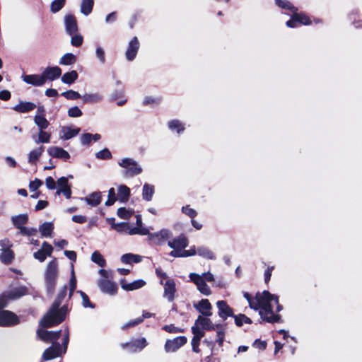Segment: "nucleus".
Listing matches in <instances>:
<instances>
[{
	"label": "nucleus",
	"mask_w": 362,
	"mask_h": 362,
	"mask_svg": "<svg viewBox=\"0 0 362 362\" xmlns=\"http://www.w3.org/2000/svg\"><path fill=\"white\" fill-rule=\"evenodd\" d=\"M244 297L247 300L252 309L259 311L261 318L269 323L278 322L281 316L278 314L282 310L279 303V298L264 291L261 293H257L255 298H250L247 293H244Z\"/></svg>",
	"instance_id": "obj_1"
},
{
	"label": "nucleus",
	"mask_w": 362,
	"mask_h": 362,
	"mask_svg": "<svg viewBox=\"0 0 362 362\" xmlns=\"http://www.w3.org/2000/svg\"><path fill=\"white\" fill-rule=\"evenodd\" d=\"M67 288L64 286L59 292L57 297L47 314L40 320V325L44 327H51L60 324L65 319L67 308H59L62 301L66 296Z\"/></svg>",
	"instance_id": "obj_2"
},
{
	"label": "nucleus",
	"mask_w": 362,
	"mask_h": 362,
	"mask_svg": "<svg viewBox=\"0 0 362 362\" xmlns=\"http://www.w3.org/2000/svg\"><path fill=\"white\" fill-rule=\"evenodd\" d=\"M276 6L290 11L292 13L291 18L286 22V25L289 28H296L299 25H308L311 24L310 18L303 13H298V9L287 0H275Z\"/></svg>",
	"instance_id": "obj_3"
},
{
	"label": "nucleus",
	"mask_w": 362,
	"mask_h": 362,
	"mask_svg": "<svg viewBox=\"0 0 362 362\" xmlns=\"http://www.w3.org/2000/svg\"><path fill=\"white\" fill-rule=\"evenodd\" d=\"M69 341V332L67 327H65L63 332L62 346L59 343L53 341L51 346L45 349L42 356V361H49L58 356H61L66 352L68 344Z\"/></svg>",
	"instance_id": "obj_4"
},
{
	"label": "nucleus",
	"mask_w": 362,
	"mask_h": 362,
	"mask_svg": "<svg viewBox=\"0 0 362 362\" xmlns=\"http://www.w3.org/2000/svg\"><path fill=\"white\" fill-rule=\"evenodd\" d=\"M199 327L206 331H216V342L221 346L224 341L226 326L222 324H214L209 317L199 315L194 322Z\"/></svg>",
	"instance_id": "obj_5"
},
{
	"label": "nucleus",
	"mask_w": 362,
	"mask_h": 362,
	"mask_svg": "<svg viewBox=\"0 0 362 362\" xmlns=\"http://www.w3.org/2000/svg\"><path fill=\"white\" fill-rule=\"evenodd\" d=\"M59 276V267L57 259L51 260L45 271V284L47 291L52 294L55 290Z\"/></svg>",
	"instance_id": "obj_6"
},
{
	"label": "nucleus",
	"mask_w": 362,
	"mask_h": 362,
	"mask_svg": "<svg viewBox=\"0 0 362 362\" xmlns=\"http://www.w3.org/2000/svg\"><path fill=\"white\" fill-rule=\"evenodd\" d=\"M189 278L192 282H193L197 290L205 296H209L211 293L210 288L207 286L206 282H212L214 281V275L208 272L199 274L197 273H190Z\"/></svg>",
	"instance_id": "obj_7"
},
{
	"label": "nucleus",
	"mask_w": 362,
	"mask_h": 362,
	"mask_svg": "<svg viewBox=\"0 0 362 362\" xmlns=\"http://www.w3.org/2000/svg\"><path fill=\"white\" fill-rule=\"evenodd\" d=\"M101 279L98 281V285L100 290L109 295H114L117 291V286L115 283L112 281V272L101 269L99 270Z\"/></svg>",
	"instance_id": "obj_8"
},
{
	"label": "nucleus",
	"mask_w": 362,
	"mask_h": 362,
	"mask_svg": "<svg viewBox=\"0 0 362 362\" xmlns=\"http://www.w3.org/2000/svg\"><path fill=\"white\" fill-rule=\"evenodd\" d=\"M118 165L124 169V175L127 177L137 175L142 172V168L137 162L129 158L122 159Z\"/></svg>",
	"instance_id": "obj_9"
},
{
	"label": "nucleus",
	"mask_w": 362,
	"mask_h": 362,
	"mask_svg": "<svg viewBox=\"0 0 362 362\" xmlns=\"http://www.w3.org/2000/svg\"><path fill=\"white\" fill-rule=\"evenodd\" d=\"M28 293L25 286H19L4 293L0 297V309L6 306L9 300L18 299Z\"/></svg>",
	"instance_id": "obj_10"
},
{
	"label": "nucleus",
	"mask_w": 362,
	"mask_h": 362,
	"mask_svg": "<svg viewBox=\"0 0 362 362\" xmlns=\"http://www.w3.org/2000/svg\"><path fill=\"white\" fill-rule=\"evenodd\" d=\"M148 240L153 245H159L164 243L171 237V233L167 229H162L156 233H149Z\"/></svg>",
	"instance_id": "obj_11"
},
{
	"label": "nucleus",
	"mask_w": 362,
	"mask_h": 362,
	"mask_svg": "<svg viewBox=\"0 0 362 362\" xmlns=\"http://www.w3.org/2000/svg\"><path fill=\"white\" fill-rule=\"evenodd\" d=\"M187 341V339L185 336H180L173 339H168L165 344V351L166 352H175L184 346Z\"/></svg>",
	"instance_id": "obj_12"
},
{
	"label": "nucleus",
	"mask_w": 362,
	"mask_h": 362,
	"mask_svg": "<svg viewBox=\"0 0 362 362\" xmlns=\"http://www.w3.org/2000/svg\"><path fill=\"white\" fill-rule=\"evenodd\" d=\"M33 120L39 130L46 129L49 127V122L45 117V110L43 106L37 107Z\"/></svg>",
	"instance_id": "obj_13"
},
{
	"label": "nucleus",
	"mask_w": 362,
	"mask_h": 362,
	"mask_svg": "<svg viewBox=\"0 0 362 362\" xmlns=\"http://www.w3.org/2000/svg\"><path fill=\"white\" fill-rule=\"evenodd\" d=\"M148 343L145 338L142 337L138 339H134L131 341L122 344L123 349H127L129 352H137L142 350L147 346Z\"/></svg>",
	"instance_id": "obj_14"
},
{
	"label": "nucleus",
	"mask_w": 362,
	"mask_h": 362,
	"mask_svg": "<svg viewBox=\"0 0 362 362\" xmlns=\"http://www.w3.org/2000/svg\"><path fill=\"white\" fill-rule=\"evenodd\" d=\"M19 322L18 317L8 310L0 311V326H11Z\"/></svg>",
	"instance_id": "obj_15"
},
{
	"label": "nucleus",
	"mask_w": 362,
	"mask_h": 362,
	"mask_svg": "<svg viewBox=\"0 0 362 362\" xmlns=\"http://www.w3.org/2000/svg\"><path fill=\"white\" fill-rule=\"evenodd\" d=\"M216 304L218 308V315L221 320H226L228 317L234 315L233 310L228 305L226 301L223 300H218Z\"/></svg>",
	"instance_id": "obj_16"
},
{
	"label": "nucleus",
	"mask_w": 362,
	"mask_h": 362,
	"mask_svg": "<svg viewBox=\"0 0 362 362\" xmlns=\"http://www.w3.org/2000/svg\"><path fill=\"white\" fill-rule=\"evenodd\" d=\"M64 330L57 332H49L44 329H38L37 332V337L44 341H56L61 335L63 336Z\"/></svg>",
	"instance_id": "obj_17"
},
{
	"label": "nucleus",
	"mask_w": 362,
	"mask_h": 362,
	"mask_svg": "<svg viewBox=\"0 0 362 362\" xmlns=\"http://www.w3.org/2000/svg\"><path fill=\"white\" fill-rule=\"evenodd\" d=\"M58 189L56 192L57 195L63 194L66 199H70L71 196V186L68 182V178L62 177L58 179L57 182Z\"/></svg>",
	"instance_id": "obj_18"
},
{
	"label": "nucleus",
	"mask_w": 362,
	"mask_h": 362,
	"mask_svg": "<svg viewBox=\"0 0 362 362\" xmlns=\"http://www.w3.org/2000/svg\"><path fill=\"white\" fill-rule=\"evenodd\" d=\"M194 307L202 315L206 317L212 315V305L208 299H202L194 304Z\"/></svg>",
	"instance_id": "obj_19"
},
{
	"label": "nucleus",
	"mask_w": 362,
	"mask_h": 362,
	"mask_svg": "<svg viewBox=\"0 0 362 362\" xmlns=\"http://www.w3.org/2000/svg\"><path fill=\"white\" fill-rule=\"evenodd\" d=\"M53 252L52 246L47 242H44L42 247L33 254L34 257L40 262H44L47 257H50Z\"/></svg>",
	"instance_id": "obj_20"
},
{
	"label": "nucleus",
	"mask_w": 362,
	"mask_h": 362,
	"mask_svg": "<svg viewBox=\"0 0 362 362\" xmlns=\"http://www.w3.org/2000/svg\"><path fill=\"white\" fill-rule=\"evenodd\" d=\"M45 82L54 81L62 75V69L59 66H48L42 73Z\"/></svg>",
	"instance_id": "obj_21"
},
{
	"label": "nucleus",
	"mask_w": 362,
	"mask_h": 362,
	"mask_svg": "<svg viewBox=\"0 0 362 362\" xmlns=\"http://www.w3.org/2000/svg\"><path fill=\"white\" fill-rule=\"evenodd\" d=\"M163 285L164 286L163 296L166 298L168 301H173L176 292L175 282L173 279H167L165 283Z\"/></svg>",
	"instance_id": "obj_22"
},
{
	"label": "nucleus",
	"mask_w": 362,
	"mask_h": 362,
	"mask_svg": "<svg viewBox=\"0 0 362 362\" xmlns=\"http://www.w3.org/2000/svg\"><path fill=\"white\" fill-rule=\"evenodd\" d=\"M23 81L34 86H42L45 84L42 74H30L22 76Z\"/></svg>",
	"instance_id": "obj_23"
},
{
	"label": "nucleus",
	"mask_w": 362,
	"mask_h": 362,
	"mask_svg": "<svg viewBox=\"0 0 362 362\" xmlns=\"http://www.w3.org/2000/svg\"><path fill=\"white\" fill-rule=\"evenodd\" d=\"M66 31L69 35H72L78 31V25L76 18L71 14L64 16Z\"/></svg>",
	"instance_id": "obj_24"
},
{
	"label": "nucleus",
	"mask_w": 362,
	"mask_h": 362,
	"mask_svg": "<svg viewBox=\"0 0 362 362\" xmlns=\"http://www.w3.org/2000/svg\"><path fill=\"white\" fill-rule=\"evenodd\" d=\"M139 48V40L136 37H134L129 42V46L125 53L127 59L129 61H132L136 57Z\"/></svg>",
	"instance_id": "obj_25"
},
{
	"label": "nucleus",
	"mask_w": 362,
	"mask_h": 362,
	"mask_svg": "<svg viewBox=\"0 0 362 362\" xmlns=\"http://www.w3.org/2000/svg\"><path fill=\"white\" fill-rule=\"evenodd\" d=\"M47 153L50 156L62 159L64 161L68 160L70 158V155L66 151L58 146L49 147L47 149Z\"/></svg>",
	"instance_id": "obj_26"
},
{
	"label": "nucleus",
	"mask_w": 362,
	"mask_h": 362,
	"mask_svg": "<svg viewBox=\"0 0 362 362\" xmlns=\"http://www.w3.org/2000/svg\"><path fill=\"white\" fill-rule=\"evenodd\" d=\"M79 132L80 128L65 126L62 127L59 137L62 140H68L78 135Z\"/></svg>",
	"instance_id": "obj_27"
},
{
	"label": "nucleus",
	"mask_w": 362,
	"mask_h": 362,
	"mask_svg": "<svg viewBox=\"0 0 362 362\" xmlns=\"http://www.w3.org/2000/svg\"><path fill=\"white\" fill-rule=\"evenodd\" d=\"M35 107L36 105L33 103L21 100L13 107V110L20 113H27L33 110Z\"/></svg>",
	"instance_id": "obj_28"
},
{
	"label": "nucleus",
	"mask_w": 362,
	"mask_h": 362,
	"mask_svg": "<svg viewBox=\"0 0 362 362\" xmlns=\"http://www.w3.org/2000/svg\"><path fill=\"white\" fill-rule=\"evenodd\" d=\"M168 245L171 248L180 250L188 245V240L185 235H182L171 241H168Z\"/></svg>",
	"instance_id": "obj_29"
},
{
	"label": "nucleus",
	"mask_w": 362,
	"mask_h": 362,
	"mask_svg": "<svg viewBox=\"0 0 362 362\" xmlns=\"http://www.w3.org/2000/svg\"><path fill=\"white\" fill-rule=\"evenodd\" d=\"M120 284L124 290L134 291L142 288L146 284V282L142 279H138L132 283H127L124 279H122Z\"/></svg>",
	"instance_id": "obj_30"
},
{
	"label": "nucleus",
	"mask_w": 362,
	"mask_h": 362,
	"mask_svg": "<svg viewBox=\"0 0 362 362\" xmlns=\"http://www.w3.org/2000/svg\"><path fill=\"white\" fill-rule=\"evenodd\" d=\"M83 200L91 206H97L101 202L102 194L100 192H93L89 196L85 197Z\"/></svg>",
	"instance_id": "obj_31"
},
{
	"label": "nucleus",
	"mask_w": 362,
	"mask_h": 362,
	"mask_svg": "<svg viewBox=\"0 0 362 362\" xmlns=\"http://www.w3.org/2000/svg\"><path fill=\"white\" fill-rule=\"evenodd\" d=\"M142 257L136 255V254H132V253H127L124 254L121 257V261L122 263L126 264H131L132 263H139L141 262Z\"/></svg>",
	"instance_id": "obj_32"
},
{
	"label": "nucleus",
	"mask_w": 362,
	"mask_h": 362,
	"mask_svg": "<svg viewBox=\"0 0 362 362\" xmlns=\"http://www.w3.org/2000/svg\"><path fill=\"white\" fill-rule=\"evenodd\" d=\"M84 103H99L103 99V95L100 93H86L81 97Z\"/></svg>",
	"instance_id": "obj_33"
},
{
	"label": "nucleus",
	"mask_w": 362,
	"mask_h": 362,
	"mask_svg": "<svg viewBox=\"0 0 362 362\" xmlns=\"http://www.w3.org/2000/svg\"><path fill=\"white\" fill-rule=\"evenodd\" d=\"M44 151V147L40 146L35 149L32 150L28 154V163L30 164H35Z\"/></svg>",
	"instance_id": "obj_34"
},
{
	"label": "nucleus",
	"mask_w": 362,
	"mask_h": 362,
	"mask_svg": "<svg viewBox=\"0 0 362 362\" xmlns=\"http://www.w3.org/2000/svg\"><path fill=\"white\" fill-rule=\"evenodd\" d=\"M45 129H40L38 132V135L36 139H35V143L38 144L40 143L47 144L49 143L51 139V133L45 131Z\"/></svg>",
	"instance_id": "obj_35"
},
{
	"label": "nucleus",
	"mask_w": 362,
	"mask_h": 362,
	"mask_svg": "<svg viewBox=\"0 0 362 362\" xmlns=\"http://www.w3.org/2000/svg\"><path fill=\"white\" fill-rule=\"evenodd\" d=\"M129 195L130 189L127 186L122 185L118 187L117 196L119 202H124L127 201Z\"/></svg>",
	"instance_id": "obj_36"
},
{
	"label": "nucleus",
	"mask_w": 362,
	"mask_h": 362,
	"mask_svg": "<svg viewBox=\"0 0 362 362\" xmlns=\"http://www.w3.org/2000/svg\"><path fill=\"white\" fill-rule=\"evenodd\" d=\"M197 255L206 259H215V254L208 247L201 246L197 248Z\"/></svg>",
	"instance_id": "obj_37"
},
{
	"label": "nucleus",
	"mask_w": 362,
	"mask_h": 362,
	"mask_svg": "<svg viewBox=\"0 0 362 362\" xmlns=\"http://www.w3.org/2000/svg\"><path fill=\"white\" fill-rule=\"evenodd\" d=\"M154 194V186L145 183L142 189V197L146 201H151Z\"/></svg>",
	"instance_id": "obj_38"
},
{
	"label": "nucleus",
	"mask_w": 362,
	"mask_h": 362,
	"mask_svg": "<svg viewBox=\"0 0 362 362\" xmlns=\"http://www.w3.org/2000/svg\"><path fill=\"white\" fill-rule=\"evenodd\" d=\"M78 78V73L76 71H71L70 72L65 73L62 76V81L64 83L71 85Z\"/></svg>",
	"instance_id": "obj_39"
},
{
	"label": "nucleus",
	"mask_w": 362,
	"mask_h": 362,
	"mask_svg": "<svg viewBox=\"0 0 362 362\" xmlns=\"http://www.w3.org/2000/svg\"><path fill=\"white\" fill-rule=\"evenodd\" d=\"M76 60L77 57L76 55L72 53H66L61 57L59 64L65 66L71 65L74 64Z\"/></svg>",
	"instance_id": "obj_40"
},
{
	"label": "nucleus",
	"mask_w": 362,
	"mask_h": 362,
	"mask_svg": "<svg viewBox=\"0 0 362 362\" xmlns=\"http://www.w3.org/2000/svg\"><path fill=\"white\" fill-rule=\"evenodd\" d=\"M93 4V0H82L81 12L85 16L89 15L92 12Z\"/></svg>",
	"instance_id": "obj_41"
},
{
	"label": "nucleus",
	"mask_w": 362,
	"mask_h": 362,
	"mask_svg": "<svg viewBox=\"0 0 362 362\" xmlns=\"http://www.w3.org/2000/svg\"><path fill=\"white\" fill-rule=\"evenodd\" d=\"M127 233L129 235L139 234V235H144L148 234V229H147L146 228H144L142 226H136V227L132 228V227H129V226L128 225V229H127Z\"/></svg>",
	"instance_id": "obj_42"
},
{
	"label": "nucleus",
	"mask_w": 362,
	"mask_h": 362,
	"mask_svg": "<svg viewBox=\"0 0 362 362\" xmlns=\"http://www.w3.org/2000/svg\"><path fill=\"white\" fill-rule=\"evenodd\" d=\"M235 320V323L238 327H241L243 324H251L252 320L243 314H239L233 316Z\"/></svg>",
	"instance_id": "obj_43"
},
{
	"label": "nucleus",
	"mask_w": 362,
	"mask_h": 362,
	"mask_svg": "<svg viewBox=\"0 0 362 362\" xmlns=\"http://www.w3.org/2000/svg\"><path fill=\"white\" fill-rule=\"evenodd\" d=\"M54 226L52 223H44L40 226V232L44 237L49 236L53 230Z\"/></svg>",
	"instance_id": "obj_44"
},
{
	"label": "nucleus",
	"mask_w": 362,
	"mask_h": 362,
	"mask_svg": "<svg viewBox=\"0 0 362 362\" xmlns=\"http://www.w3.org/2000/svg\"><path fill=\"white\" fill-rule=\"evenodd\" d=\"M91 260L101 267H105L106 264L105 259L98 251L93 252L91 255Z\"/></svg>",
	"instance_id": "obj_45"
},
{
	"label": "nucleus",
	"mask_w": 362,
	"mask_h": 362,
	"mask_svg": "<svg viewBox=\"0 0 362 362\" xmlns=\"http://www.w3.org/2000/svg\"><path fill=\"white\" fill-rule=\"evenodd\" d=\"M13 257V253L10 249H5L2 250V252L0 255V259L2 262L8 264L12 261Z\"/></svg>",
	"instance_id": "obj_46"
},
{
	"label": "nucleus",
	"mask_w": 362,
	"mask_h": 362,
	"mask_svg": "<svg viewBox=\"0 0 362 362\" xmlns=\"http://www.w3.org/2000/svg\"><path fill=\"white\" fill-rule=\"evenodd\" d=\"M12 221L13 224L20 228V227H22L23 225L27 223L28 216L26 214L16 216L12 218Z\"/></svg>",
	"instance_id": "obj_47"
},
{
	"label": "nucleus",
	"mask_w": 362,
	"mask_h": 362,
	"mask_svg": "<svg viewBox=\"0 0 362 362\" xmlns=\"http://www.w3.org/2000/svg\"><path fill=\"white\" fill-rule=\"evenodd\" d=\"M205 331L202 328L199 327L198 325H197L195 323L192 327V332L193 334V338L194 339L201 340V339L204 336Z\"/></svg>",
	"instance_id": "obj_48"
},
{
	"label": "nucleus",
	"mask_w": 362,
	"mask_h": 362,
	"mask_svg": "<svg viewBox=\"0 0 362 362\" xmlns=\"http://www.w3.org/2000/svg\"><path fill=\"white\" fill-rule=\"evenodd\" d=\"M66 0H54L50 5L51 12L55 13L60 11L65 5Z\"/></svg>",
	"instance_id": "obj_49"
},
{
	"label": "nucleus",
	"mask_w": 362,
	"mask_h": 362,
	"mask_svg": "<svg viewBox=\"0 0 362 362\" xmlns=\"http://www.w3.org/2000/svg\"><path fill=\"white\" fill-rule=\"evenodd\" d=\"M76 288V278L74 271V265L71 264V275L69 281V298L73 295Z\"/></svg>",
	"instance_id": "obj_50"
},
{
	"label": "nucleus",
	"mask_w": 362,
	"mask_h": 362,
	"mask_svg": "<svg viewBox=\"0 0 362 362\" xmlns=\"http://www.w3.org/2000/svg\"><path fill=\"white\" fill-rule=\"evenodd\" d=\"M168 127L171 130L177 131L178 134L184 130L183 124L178 120H172L169 122Z\"/></svg>",
	"instance_id": "obj_51"
},
{
	"label": "nucleus",
	"mask_w": 362,
	"mask_h": 362,
	"mask_svg": "<svg viewBox=\"0 0 362 362\" xmlns=\"http://www.w3.org/2000/svg\"><path fill=\"white\" fill-rule=\"evenodd\" d=\"M117 200L116 194H115V190L114 188H110L108 190V195H107V199L105 202V205L107 206L113 205Z\"/></svg>",
	"instance_id": "obj_52"
},
{
	"label": "nucleus",
	"mask_w": 362,
	"mask_h": 362,
	"mask_svg": "<svg viewBox=\"0 0 362 362\" xmlns=\"http://www.w3.org/2000/svg\"><path fill=\"white\" fill-rule=\"evenodd\" d=\"M62 95L65 97L68 100H76L81 98V95L76 91L69 90L62 93Z\"/></svg>",
	"instance_id": "obj_53"
},
{
	"label": "nucleus",
	"mask_w": 362,
	"mask_h": 362,
	"mask_svg": "<svg viewBox=\"0 0 362 362\" xmlns=\"http://www.w3.org/2000/svg\"><path fill=\"white\" fill-rule=\"evenodd\" d=\"M71 36V45H73L74 47H79L82 45L83 41V37L81 35L77 34V33H76Z\"/></svg>",
	"instance_id": "obj_54"
},
{
	"label": "nucleus",
	"mask_w": 362,
	"mask_h": 362,
	"mask_svg": "<svg viewBox=\"0 0 362 362\" xmlns=\"http://www.w3.org/2000/svg\"><path fill=\"white\" fill-rule=\"evenodd\" d=\"M133 214V211L129 209H127L126 208L121 207L118 209L117 214V216L121 218H128L130 217Z\"/></svg>",
	"instance_id": "obj_55"
},
{
	"label": "nucleus",
	"mask_w": 362,
	"mask_h": 362,
	"mask_svg": "<svg viewBox=\"0 0 362 362\" xmlns=\"http://www.w3.org/2000/svg\"><path fill=\"white\" fill-rule=\"evenodd\" d=\"M96 158L98 159H109L112 157V154L110 151L107 148H104L100 151H98L96 155Z\"/></svg>",
	"instance_id": "obj_56"
},
{
	"label": "nucleus",
	"mask_w": 362,
	"mask_h": 362,
	"mask_svg": "<svg viewBox=\"0 0 362 362\" xmlns=\"http://www.w3.org/2000/svg\"><path fill=\"white\" fill-rule=\"evenodd\" d=\"M68 115L70 117H79L82 115V111L78 107L74 106L69 109Z\"/></svg>",
	"instance_id": "obj_57"
},
{
	"label": "nucleus",
	"mask_w": 362,
	"mask_h": 362,
	"mask_svg": "<svg viewBox=\"0 0 362 362\" xmlns=\"http://www.w3.org/2000/svg\"><path fill=\"white\" fill-rule=\"evenodd\" d=\"M163 329L169 332V333H174V334H176V333H182V332H184V329H181V328H179L177 327H175V325H165Z\"/></svg>",
	"instance_id": "obj_58"
},
{
	"label": "nucleus",
	"mask_w": 362,
	"mask_h": 362,
	"mask_svg": "<svg viewBox=\"0 0 362 362\" xmlns=\"http://www.w3.org/2000/svg\"><path fill=\"white\" fill-rule=\"evenodd\" d=\"M20 233L28 236L34 235L37 233V230L33 228L20 227Z\"/></svg>",
	"instance_id": "obj_59"
},
{
	"label": "nucleus",
	"mask_w": 362,
	"mask_h": 362,
	"mask_svg": "<svg viewBox=\"0 0 362 362\" xmlns=\"http://www.w3.org/2000/svg\"><path fill=\"white\" fill-rule=\"evenodd\" d=\"M95 55L102 64L105 62V51L102 47L98 46L96 47Z\"/></svg>",
	"instance_id": "obj_60"
},
{
	"label": "nucleus",
	"mask_w": 362,
	"mask_h": 362,
	"mask_svg": "<svg viewBox=\"0 0 362 362\" xmlns=\"http://www.w3.org/2000/svg\"><path fill=\"white\" fill-rule=\"evenodd\" d=\"M42 185V182L39 179H35L33 181H31L29 184V189L31 192H34L37 190L39 187Z\"/></svg>",
	"instance_id": "obj_61"
},
{
	"label": "nucleus",
	"mask_w": 362,
	"mask_h": 362,
	"mask_svg": "<svg viewBox=\"0 0 362 362\" xmlns=\"http://www.w3.org/2000/svg\"><path fill=\"white\" fill-rule=\"evenodd\" d=\"M142 322H143V318H137V319H135L133 320H130L129 322H128L127 323L124 324L122 326V329H128L129 327H135L136 325L141 323Z\"/></svg>",
	"instance_id": "obj_62"
},
{
	"label": "nucleus",
	"mask_w": 362,
	"mask_h": 362,
	"mask_svg": "<svg viewBox=\"0 0 362 362\" xmlns=\"http://www.w3.org/2000/svg\"><path fill=\"white\" fill-rule=\"evenodd\" d=\"M128 229V224L126 223H117L116 226H114V230H117L119 233H126Z\"/></svg>",
	"instance_id": "obj_63"
},
{
	"label": "nucleus",
	"mask_w": 362,
	"mask_h": 362,
	"mask_svg": "<svg viewBox=\"0 0 362 362\" xmlns=\"http://www.w3.org/2000/svg\"><path fill=\"white\" fill-rule=\"evenodd\" d=\"M92 141V134L89 133L83 134L81 136V142L83 145H88Z\"/></svg>",
	"instance_id": "obj_64"
}]
</instances>
